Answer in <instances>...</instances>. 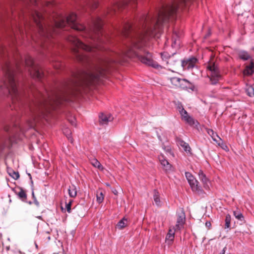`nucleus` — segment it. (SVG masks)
I'll return each mask as SVG.
<instances>
[{
	"label": "nucleus",
	"instance_id": "obj_1",
	"mask_svg": "<svg viewBox=\"0 0 254 254\" xmlns=\"http://www.w3.org/2000/svg\"><path fill=\"white\" fill-rule=\"evenodd\" d=\"M33 18L36 23L38 29L39 34L44 37L49 38L53 37L54 34L59 33V29L65 26L67 24L71 28L77 31L85 30V36H88L91 40L90 42L92 46H89L83 44L76 37L69 36L67 38V41L71 43L74 47L72 49L73 52L77 54V49H81L86 51H92L94 49L102 50L103 47L100 44L102 43V33L101 31L103 22L101 19L98 17L93 21V28L92 31L89 32L85 30V26L78 23L76 20V15L74 13H71L65 20L64 18L62 15H58L57 17L54 19V24L49 25L45 24L44 25L42 23L44 20L43 16L37 11H35L32 15ZM83 36H85L83 35Z\"/></svg>",
	"mask_w": 254,
	"mask_h": 254
},
{
	"label": "nucleus",
	"instance_id": "obj_2",
	"mask_svg": "<svg viewBox=\"0 0 254 254\" xmlns=\"http://www.w3.org/2000/svg\"><path fill=\"white\" fill-rule=\"evenodd\" d=\"M64 99V94L62 91H53L46 93L43 95L42 99L36 105V109L34 111V115L41 114L43 115V110L48 111L50 109H54V105H58Z\"/></svg>",
	"mask_w": 254,
	"mask_h": 254
},
{
	"label": "nucleus",
	"instance_id": "obj_3",
	"mask_svg": "<svg viewBox=\"0 0 254 254\" xmlns=\"http://www.w3.org/2000/svg\"><path fill=\"white\" fill-rule=\"evenodd\" d=\"M4 70L5 75L4 79L2 81L3 84L0 86V88L1 90L5 88L6 92L11 95L12 101L14 102L15 98H16L19 95L16 84L14 80V73L11 71L9 65H6L5 69Z\"/></svg>",
	"mask_w": 254,
	"mask_h": 254
},
{
	"label": "nucleus",
	"instance_id": "obj_4",
	"mask_svg": "<svg viewBox=\"0 0 254 254\" xmlns=\"http://www.w3.org/2000/svg\"><path fill=\"white\" fill-rule=\"evenodd\" d=\"M207 69L209 71L207 76L210 83L212 85L216 84L222 78L218 66L214 63L210 62L207 65Z\"/></svg>",
	"mask_w": 254,
	"mask_h": 254
},
{
	"label": "nucleus",
	"instance_id": "obj_5",
	"mask_svg": "<svg viewBox=\"0 0 254 254\" xmlns=\"http://www.w3.org/2000/svg\"><path fill=\"white\" fill-rule=\"evenodd\" d=\"M185 176L193 192L199 195L204 193L199 182L190 173L186 172Z\"/></svg>",
	"mask_w": 254,
	"mask_h": 254
},
{
	"label": "nucleus",
	"instance_id": "obj_6",
	"mask_svg": "<svg viewBox=\"0 0 254 254\" xmlns=\"http://www.w3.org/2000/svg\"><path fill=\"white\" fill-rule=\"evenodd\" d=\"M25 64L29 66V69L31 75L35 78L41 79L43 76V72L41 69L34 64L33 60L31 57L27 56L25 59Z\"/></svg>",
	"mask_w": 254,
	"mask_h": 254
},
{
	"label": "nucleus",
	"instance_id": "obj_7",
	"mask_svg": "<svg viewBox=\"0 0 254 254\" xmlns=\"http://www.w3.org/2000/svg\"><path fill=\"white\" fill-rule=\"evenodd\" d=\"M171 83V87L174 88L187 89L191 85L190 82L186 79L178 77H172L168 79Z\"/></svg>",
	"mask_w": 254,
	"mask_h": 254
},
{
	"label": "nucleus",
	"instance_id": "obj_8",
	"mask_svg": "<svg viewBox=\"0 0 254 254\" xmlns=\"http://www.w3.org/2000/svg\"><path fill=\"white\" fill-rule=\"evenodd\" d=\"M179 111L181 116V119L183 121L190 126L197 125L198 124L197 121H195L192 117L190 116L188 112L182 106L179 107Z\"/></svg>",
	"mask_w": 254,
	"mask_h": 254
},
{
	"label": "nucleus",
	"instance_id": "obj_9",
	"mask_svg": "<svg viewBox=\"0 0 254 254\" xmlns=\"http://www.w3.org/2000/svg\"><path fill=\"white\" fill-rule=\"evenodd\" d=\"M186 222V215L184 211L182 209L181 211L177 213V221L176 224V229L181 230L184 227Z\"/></svg>",
	"mask_w": 254,
	"mask_h": 254
},
{
	"label": "nucleus",
	"instance_id": "obj_10",
	"mask_svg": "<svg viewBox=\"0 0 254 254\" xmlns=\"http://www.w3.org/2000/svg\"><path fill=\"white\" fill-rule=\"evenodd\" d=\"M158 159L162 166L163 169L166 172H170L172 170L173 167L172 165L169 163L163 155L160 154L159 155Z\"/></svg>",
	"mask_w": 254,
	"mask_h": 254
},
{
	"label": "nucleus",
	"instance_id": "obj_11",
	"mask_svg": "<svg viewBox=\"0 0 254 254\" xmlns=\"http://www.w3.org/2000/svg\"><path fill=\"white\" fill-rule=\"evenodd\" d=\"M14 193L22 201H24L27 199L26 193L22 188L17 187L12 189Z\"/></svg>",
	"mask_w": 254,
	"mask_h": 254
},
{
	"label": "nucleus",
	"instance_id": "obj_12",
	"mask_svg": "<svg viewBox=\"0 0 254 254\" xmlns=\"http://www.w3.org/2000/svg\"><path fill=\"white\" fill-rule=\"evenodd\" d=\"M196 59L195 58H191L186 61H183L182 65L185 69H190L192 68L196 63Z\"/></svg>",
	"mask_w": 254,
	"mask_h": 254
},
{
	"label": "nucleus",
	"instance_id": "obj_13",
	"mask_svg": "<svg viewBox=\"0 0 254 254\" xmlns=\"http://www.w3.org/2000/svg\"><path fill=\"white\" fill-rule=\"evenodd\" d=\"M175 229L174 228L170 229L168 233H167L166 237V242L168 245H171L174 241L175 234Z\"/></svg>",
	"mask_w": 254,
	"mask_h": 254
},
{
	"label": "nucleus",
	"instance_id": "obj_14",
	"mask_svg": "<svg viewBox=\"0 0 254 254\" xmlns=\"http://www.w3.org/2000/svg\"><path fill=\"white\" fill-rule=\"evenodd\" d=\"M198 176L200 180L203 184L204 188H208L207 183L209 182L208 179L206 177L205 174L203 173V171L200 169L198 172Z\"/></svg>",
	"mask_w": 254,
	"mask_h": 254
},
{
	"label": "nucleus",
	"instance_id": "obj_15",
	"mask_svg": "<svg viewBox=\"0 0 254 254\" xmlns=\"http://www.w3.org/2000/svg\"><path fill=\"white\" fill-rule=\"evenodd\" d=\"M207 133L211 136L214 141L218 144V145H220V141H221V138L217 135V134L214 132L212 129H206Z\"/></svg>",
	"mask_w": 254,
	"mask_h": 254
},
{
	"label": "nucleus",
	"instance_id": "obj_16",
	"mask_svg": "<svg viewBox=\"0 0 254 254\" xmlns=\"http://www.w3.org/2000/svg\"><path fill=\"white\" fill-rule=\"evenodd\" d=\"M178 143L179 145L181 146L183 148L184 150L187 154L190 155H191L192 154L191 148L190 147L189 144L188 143L185 142L183 140L180 139L178 141Z\"/></svg>",
	"mask_w": 254,
	"mask_h": 254
},
{
	"label": "nucleus",
	"instance_id": "obj_17",
	"mask_svg": "<svg viewBox=\"0 0 254 254\" xmlns=\"http://www.w3.org/2000/svg\"><path fill=\"white\" fill-rule=\"evenodd\" d=\"M254 73V63L251 62L249 65L246 66L245 69L243 71L245 75L250 76Z\"/></svg>",
	"mask_w": 254,
	"mask_h": 254
},
{
	"label": "nucleus",
	"instance_id": "obj_18",
	"mask_svg": "<svg viewBox=\"0 0 254 254\" xmlns=\"http://www.w3.org/2000/svg\"><path fill=\"white\" fill-rule=\"evenodd\" d=\"M177 62V60H176L173 56H171L165 63L168 68L172 70L171 68H173L175 66Z\"/></svg>",
	"mask_w": 254,
	"mask_h": 254
},
{
	"label": "nucleus",
	"instance_id": "obj_19",
	"mask_svg": "<svg viewBox=\"0 0 254 254\" xmlns=\"http://www.w3.org/2000/svg\"><path fill=\"white\" fill-rule=\"evenodd\" d=\"M111 117L109 115H107L102 113L99 116V122L101 124L106 125L112 120Z\"/></svg>",
	"mask_w": 254,
	"mask_h": 254
},
{
	"label": "nucleus",
	"instance_id": "obj_20",
	"mask_svg": "<svg viewBox=\"0 0 254 254\" xmlns=\"http://www.w3.org/2000/svg\"><path fill=\"white\" fill-rule=\"evenodd\" d=\"M172 46L177 47L180 45V40L178 35L176 32H174L172 36Z\"/></svg>",
	"mask_w": 254,
	"mask_h": 254
},
{
	"label": "nucleus",
	"instance_id": "obj_21",
	"mask_svg": "<svg viewBox=\"0 0 254 254\" xmlns=\"http://www.w3.org/2000/svg\"><path fill=\"white\" fill-rule=\"evenodd\" d=\"M68 194L71 197H75L77 195L76 188L74 185H71L69 187L68 189Z\"/></svg>",
	"mask_w": 254,
	"mask_h": 254
},
{
	"label": "nucleus",
	"instance_id": "obj_22",
	"mask_svg": "<svg viewBox=\"0 0 254 254\" xmlns=\"http://www.w3.org/2000/svg\"><path fill=\"white\" fill-rule=\"evenodd\" d=\"M91 164L95 168H98L101 171H103L104 169L101 164L96 158H94L91 160Z\"/></svg>",
	"mask_w": 254,
	"mask_h": 254
},
{
	"label": "nucleus",
	"instance_id": "obj_23",
	"mask_svg": "<svg viewBox=\"0 0 254 254\" xmlns=\"http://www.w3.org/2000/svg\"><path fill=\"white\" fill-rule=\"evenodd\" d=\"M239 57L240 59L244 61L248 60L251 58V56L249 55V54L245 51L240 52L239 53Z\"/></svg>",
	"mask_w": 254,
	"mask_h": 254
},
{
	"label": "nucleus",
	"instance_id": "obj_24",
	"mask_svg": "<svg viewBox=\"0 0 254 254\" xmlns=\"http://www.w3.org/2000/svg\"><path fill=\"white\" fill-rule=\"evenodd\" d=\"M131 30H132L131 25L129 23H127L125 24L124 26L123 29L122 30V33L125 36H127L128 33Z\"/></svg>",
	"mask_w": 254,
	"mask_h": 254
},
{
	"label": "nucleus",
	"instance_id": "obj_25",
	"mask_svg": "<svg viewBox=\"0 0 254 254\" xmlns=\"http://www.w3.org/2000/svg\"><path fill=\"white\" fill-rule=\"evenodd\" d=\"M63 133L66 135L68 139L70 141L71 143L73 142V138H72L71 134V130L68 127H64L63 129Z\"/></svg>",
	"mask_w": 254,
	"mask_h": 254
},
{
	"label": "nucleus",
	"instance_id": "obj_26",
	"mask_svg": "<svg viewBox=\"0 0 254 254\" xmlns=\"http://www.w3.org/2000/svg\"><path fill=\"white\" fill-rule=\"evenodd\" d=\"M127 225V220L125 217L122 219L117 224L118 228L122 229Z\"/></svg>",
	"mask_w": 254,
	"mask_h": 254
},
{
	"label": "nucleus",
	"instance_id": "obj_27",
	"mask_svg": "<svg viewBox=\"0 0 254 254\" xmlns=\"http://www.w3.org/2000/svg\"><path fill=\"white\" fill-rule=\"evenodd\" d=\"M153 199L157 205H159L160 203V195L159 192L156 190H154Z\"/></svg>",
	"mask_w": 254,
	"mask_h": 254
},
{
	"label": "nucleus",
	"instance_id": "obj_28",
	"mask_svg": "<svg viewBox=\"0 0 254 254\" xmlns=\"http://www.w3.org/2000/svg\"><path fill=\"white\" fill-rule=\"evenodd\" d=\"M233 214L235 218L239 220L242 221L244 219V216L239 210L234 211Z\"/></svg>",
	"mask_w": 254,
	"mask_h": 254
},
{
	"label": "nucleus",
	"instance_id": "obj_29",
	"mask_svg": "<svg viewBox=\"0 0 254 254\" xmlns=\"http://www.w3.org/2000/svg\"><path fill=\"white\" fill-rule=\"evenodd\" d=\"M231 217L230 214H227L225 218V228L228 229L230 227L231 225Z\"/></svg>",
	"mask_w": 254,
	"mask_h": 254
},
{
	"label": "nucleus",
	"instance_id": "obj_30",
	"mask_svg": "<svg viewBox=\"0 0 254 254\" xmlns=\"http://www.w3.org/2000/svg\"><path fill=\"white\" fill-rule=\"evenodd\" d=\"M247 95L250 97H254V88L252 86H249L246 89Z\"/></svg>",
	"mask_w": 254,
	"mask_h": 254
},
{
	"label": "nucleus",
	"instance_id": "obj_31",
	"mask_svg": "<svg viewBox=\"0 0 254 254\" xmlns=\"http://www.w3.org/2000/svg\"><path fill=\"white\" fill-rule=\"evenodd\" d=\"M104 195L103 194V193L102 191L100 192H97L96 194V200L99 203H102L104 200Z\"/></svg>",
	"mask_w": 254,
	"mask_h": 254
},
{
	"label": "nucleus",
	"instance_id": "obj_32",
	"mask_svg": "<svg viewBox=\"0 0 254 254\" xmlns=\"http://www.w3.org/2000/svg\"><path fill=\"white\" fill-rule=\"evenodd\" d=\"M72 201V200L70 199L68 202L65 203V208L68 213H70L71 212V205Z\"/></svg>",
	"mask_w": 254,
	"mask_h": 254
},
{
	"label": "nucleus",
	"instance_id": "obj_33",
	"mask_svg": "<svg viewBox=\"0 0 254 254\" xmlns=\"http://www.w3.org/2000/svg\"><path fill=\"white\" fill-rule=\"evenodd\" d=\"M161 58L162 60L166 62L168 59L171 56L167 52H163L161 53Z\"/></svg>",
	"mask_w": 254,
	"mask_h": 254
},
{
	"label": "nucleus",
	"instance_id": "obj_34",
	"mask_svg": "<svg viewBox=\"0 0 254 254\" xmlns=\"http://www.w3.org/2000/svg\"><path fill=\"white\" fill-rule=\"evenodd\" d=\"M9 175L15 180L18 179L19 177V175L18 172H15L13 171L12 173V174L9 173Z\"/></svg>",
	"mask_w": 254,
	"mask_h": 254
},
{
	"label": "nucleus",
	"instance_id": "obj_35",
	"mask_svg": "<svg viewBox=\"0 0 254 254\" xmlns=\"http://www.w3.org/2000/svg\"><path fill=\"white\" fill-rule=\"evenodd\" d=\"M43 239H45V241L46 242H48L50 240L51 237L50 236V234L48 232L45 233L43 235Z\"/></svg>",
	"mask_w": 254,
	"mask_h": 254
},
{
	"label": "nucleus",
	"instance_id": "obj_36",
	"mask_svg": "<svg viewBox=\"0 0 254 254\" xmlns=\"http://www.w3.org/2000/svg\"><path fill=\"white\" fill-rule=\"evenodd\" d=\"M77 58L79 61H84L86 59L85 56L81 54H78L76 55Z\"/></svg>",
	"mask_w": 254,
	"mask_h": 254
},
{
	"label": "nucleus",
	"instance_id": "obj_37",
	"mask_svg": "<svg viewBox=\"0 0 254 254\" xmlns=\"http://www.w3.org/2000/svg\"><path fill=\"white\" fill-rule=\"evenodd\" d=\"M4 130L5 131H6V132H9V131L13 132V127H11L9 126H5L4 127Z\"/></svg>",
	"mask_w": 254,
	"mask_h": 254
},
{
	"label": "nucleus",
	"instance_id": "obj_38",
	"mask_svg": "<svg viewBox=\"0 0 254 254\" xmlns=\"http://www.w3.org/2000/svg\"><path fill=\"white\" fill-rule=\"evenodd\" d=\"M122 4L121 3H116L113 7V10H115V8H120Z\"/></svg>",
	"mask_w": 254,
	"mask_h": 254
},
{
	"label": "nucleus",
	"instance_id": "obj_39",
	"mask_svg": "<svg viewBox=\"0 0 254 254\" xmlns=\"http://www.w3.org/2000/svg\"><path fill=\"white\" fill-rule=\"evenodd\" d=\"M61 65V64L59 62H58L57 63L53 64L54 67L55 68H57V69L59 68L60 67Z\"/></svg>",
	"mask_w": 254,
	"mask_h": 254
},
{
	"label": "nucleus",
	"instance_id": "obj_40",
	"mask_svg": "<svg viewBox=\"0 0 254 254\" xmlns=\"http://www.w3.org/2000/svg\"><path fill=\"white\" fill-rule=\"evenodd\" d=\"M205 225H206V226H207V227L209 228L211 226V223L210 222H209V221H207L205 223Z\"/></svg>",
	"mask_w": 254,
	"mask_h": 254
},
{
	"label": "nucleus",
	"instance_id": "obj_41",
	"mask_svg": "<svg viewBox=\"0 0 254 254\" xmlns=\"http://www.w3.org/2000/svg\"><path fill=\"white\" fill-rule=\"evenodd\" d=\"M226 249V247L224 248L222 250L221 252L219 254H225Z\"/></svg>",
	"mask_w": 254,
	"mask_h": 254
},
{
	"label": "nucleus",
	"instance_id": "obj_42",
	"mask_svg": "<svg viewBox=\"0 0 254 254\" xmlns=\"http://www.w3.org/2000/svg\"><path fill=\"white\" fill-rule=\"evenodd\" d=\"M112 192L115 194V195H117L118 192V191L116 190V189H113L112 190Z\"/></svg>",
	"mask_w": 254,
	"mask_h": 254
},
{
	"label": "nucleus",
	"instance_id": "obj_43",
	"mask_svg": "<svg viewBox=\"0 0 254 254\" xmlns=\"http://www.w3.org/2000/svg\"><path fill=\"white\" fill-rule=\"evenodd\" d=\"M34 202L35 204L37 206H38V207L39 206V202L37 200H34Z\"/></svg>",
	"mask_w": 254,
	"mask_h": 254
},
{
	"label": "nucleus",
	"instance_id": "obj_44",
	"mask_svg": "<svg viewBox=\"0 0 254 254\" xmlns=\"http://www.w3.org/2000/svg\"><path fill=\"white\" fill-rule=\"evenodd\" d=\"M36 217H37L38 219H40V220H42V216H37Z\"/></svg>",
	"mask_w": 254,
	"mask_h": 254
},
{
	"label": "nucleus",
	"instance_id": "obj_45",
	"mask_svg": "<svg viewBox=\"0 0 254 254\" xmlns=\"http://www.w3.org/2000/svg\"><path fill=\"white\" fill-rule=\"evenodd\" d=\"M2 237V235L1 234H0V239Z\"/></svg>",
	"mask_w": 254,
	"mask_h": 254
},
{
	"label": "nucleus",
	"instance_id": "obj_46",
	"mask_svg": "<svg viewBox=\"0 0 254 254\" xmlns=\"http://www.w3.org/2000/svg\"><path fill=\"white\" fill-rule=\"evenodd\" d=\"M29 203L30 204H31L32 203V202H31V201H30V202H29Z\"/></svg>",
	"mask_w": 254,
	"mask_h": 254
}]
</instances>
